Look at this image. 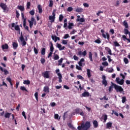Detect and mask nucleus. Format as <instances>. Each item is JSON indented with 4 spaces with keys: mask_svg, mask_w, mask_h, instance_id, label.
<instances>
[{
    "mask_svg": "<svg viewBox=\"0 0 130 130\" xmlns=\"http://www.w3.org/2000/svg\"><path fill=\"white\" fill-rule=\"evenodd\" d=\"M91 127V123L89 121H86L85 124L82 123L81 126H78L77 128L78 130H88Z\"/></svg>",
    "mask_w": 130,
    "mask_h": 130,
    "instance_id": "obj_1",
    "label": "nucleus"
},
{
    "mask_svg": "<svg viewBox=\"0 0 130 130\" xmlns=\"http://www.w3.org/2000/svg\"><path fill=\"white\" fill-rule=\"evenodd\" d=\"M82 62H85V59L81 58L80 60L78 62V64L79 66L76 65V68L77 70H78V71H82V68L81 67H83V66H85V64H83Z\"/></svg>",
    "mask_w": 130,
    "mask_h": 130,
    "instance_id": "obj_2",
    "label": "nucleus"
},
{
    "mask_svg": "<svg viewBox=\"0 0 130 130\" xmlns=\"http://www.w3.org/2000/svg\"><path fill=\"white\" fill-rule=\"evenodd\" d=\"M21 18L22 20H23V27L25 28V30H27L28 32H30V30H29V27L28 26L26 25V23L27 21V19L25 18V17L24 16V13H21Z\"/></svg>",
    "mask_w": 130,
    "mask_h": 130,
    "instance_id": "obj_3",
    "label": "nucleus"
},
{
    "mask_svg": "<svg viewBox=\"0 0 130 130\" xmlns=\"http://www.w3.org/2000/svg\"><path fill=\"white\" fill-rule=\"evenodd\" d=\"M112 86H113L116 92H123V88L121 86H118L114 83H112Z\"/></svg>",
    "mask_w": 130,
    "mask_h": 130,
    "instance_id": "obj_4",
    "label": "nucleus"
},
{
    "mask_svg": "<svg viewBox=\"0 0 130 130\" xmlns=\"http://www.w3.org/2000/svg\"><path fill=\"white\" fill-rule=\"evenodd\" d=\"M101 32L102 34V37L105 38V39H106V38L107 39V40H108V41H109V39H110V36H109V34H108V32H107L105 35V34H104L105 31L104 29H101Z\"/></svg>",
    "mask_w": 130,
    "mask_h": 130,
    "instance_id": "obj_5",
    "label": "nucleus"
},
{
    "mask_svg": "<svg viewBox=\"0 0 130 130\" xmlns=\"http://www.w3.org/2000/svg\"><path fill=\"white\" fill-rule=\"evenodd\" d=\"M52 15V16H49V20L51 21V23H53L55 21V10H53Z\"/></svg>",
    "mask_w": 130,
    "mask_h": 130,
    "instance_id": "obj_6",
    "label": "nucleus"
},
{
    "mask_svg": "<svg viewBox=\"0 0 130 130\" xmlns=\"http://www.w3.org/2000/svg\"><path fill=\"white\" fill-rule=\"evenodd\" d=\"M19 39L21 42L22 46H25L27 44V42L25 41V38L23 37V34H21Z\"/></svg>",
    "mask_w": 130,
    "mask_h": 130,
    "instance_id": "obj_7",
    "label": "nucleus"
},
{
    "mask_svg": "<svg viewBox=\"0 0 130 130\" xmlns=\"http://www.w3.org/2000/svg\"><path fill=\"white\" fill-rule=\"evenodd\" d=\"M102 84L103 85H104L105 87H106L108 85V83H107V80H106V76L105 75H103L102 77Z\"/></svg>",
    "mask_w": 130,
    "mask_h": 130,
    "instance_id": "obj_8",
    "label": "nucleus"
},
{
    "mask_svg": "<svg viewBox=\"0 0 130 130\" xmlns=\"http://www.w3.org/2000/svg\"><path fill=\"white\" fill-rule=\"evenodd\" d=\"M116 82L119 85H123L124 84V80L119 79V78L117 77L116 79Z\"/></svg>",
    "mask_w": 130,
    "mask_h": 130,
    "instance_id": "obj_9",
    "label": "nucleus"
},
{
    "mask_svg": "<svg viewBox=\"0 0 130 130\" xmlns=\"http://www.w3.org/2000/svg\"><path fill=\"white\" fill-rule=\"evenodd\" d=\"M0 7L2 10H4V12H6V11H7V9H8V6H7V5L3 3H1L0 4Z\"/></svg>",
    "mask_w": 130,
    "mask_h": 130,
    "instance_id": "obj_10",
    "label": "nucleus"
},
{
    "mask_svg": "<svg viewBox=\"0 0 130 130\" xmlns=\"http://www.w3.org/2000/svg\"><path fill=\"white\" fill-rule=\"evenodd\" d=\"M77 55H79V56L83 55V56H86L87 55V51L84 50L83 52L81 51H79L77 53Z\"/></svg>",
    "mask_w": 130,
    "mask_h": 130,
    "instance_id": "obj_11",
    "label": "nucleus"
},
{
    "mask_svg": "<svg viewBox=\"0 0 130 130\" xmlns=\"http://www.w3.org/2000/svg\"><path fill=\"white\" fill-rule=\"evenodd\" d=\"M49 73L50 71H47L42 73L44 78H46V79H49Z\"/></svg>",
    "mask_w": 130,
    "mask_h": 130,
    "instance_id": "obj_12",
    "label": "nucleus"
},
{
    "mask_svg": "<svg viewBox=\"0 0 130 130\" xmlns=\"http://www.w3.org/2000/svg\"><path fill=\"white\" fill-rule=\"evenodd\" d=\"M0 71H1V72H2L3 73H4V75H9V71L6 69H4L3 68V67H2L1 66H0Z\"/></svg>",
    "mask_w": 130,
    "mask_h": 130,
    "instance_id": "obj_13",
    "label": "nucleus"
},
{
    "mask_svg": "<svg viewBox=\"0 0 130 130\" xmlns=\"http://www.w3.org/2000/svg\"><path fill=\"white\" fill-rule=\"evenodd\" d=\"M15 23H12L11 24V26H12V28H15V29L16 30V31H20V27L19 26V25H15Z\"/></svg>",
    "mask_w": 130,
    "mask_h": 130,
    "instance_id": "obj_14",
    "label": "nucleus"
},
{
    "mask_svg": "<svg viewBox=\"0 0 130 130\" xmlns=\"http://www.w3.org/2000/svg\"><path fill=\"white\" fill-rule=\"evenodd\" d=\"M51 38L52 39V40H53L54 41V42H56V41H59V40H60V39L59 38V37H57L56 36H51Z\"/></svg>",
    "mask_w": 130,
    "mask_h": 130,
    "instance_id": "obj_15",
    "label": "nucleus"
},
{
    "mask_svg": "<svg viewBox=\"0 0 130 130\" xmlns=\"http://www.w3.org/2000/svg\"><path fill=\"white\" fill-rule=\"evenodd\" d=\"M56 47L58 48L59 50H64V49L66 48V47L64 46L62 47L60 44H57Z\"/></svg>",
    "mask_w": 130,
    "mask_h": 130,
    "instance_id": "obj_16",
    "label": "nucleus"
},
{
    "mask_svg": "<svg viewBox=\"0 0 130 130\" xmlns=\"http://www.w3.org/2000/svg\"><path fill=\"white\" fill-rule=\"evenodd\" d=\"M90 94L87 91H84L83 93L81 94V97H89Z\"/></svg>",
    "mask_w": 130,
    "mask_h": 130,
    "instance_id": "obj_17",
    "label": "nucleus"
},
{
    "mask_svg": "<svg viewBox=\"0 0 130 130\" xmlns=\"http://www.w3.org/2000/svg\"><path fill=\"white\" fill-rule=\"evenodd\" d=\"M93 127H94V128H97V127H98V121H97V120H94L93 121Z\"/></svg>",
    "mask_w": 130,
    "mask_h": 130,
    "instance_id": "obj_18",
    "label": "nucleus"
},
{
    "mask_svg": "<svg viewBox=\"0 0 130 130\" xmlns=\"http://www.w3.org/2000/svg\"><path fill=\"white\" fill-rule=\"evenodd\" d=\"M12 46L13 47V49H17V48H18V46H19V45L17 42H13L12 44Z\"/></svg>",
    "mask_w": 130,
    "mask_h": 130,
    "instance_id": "obj_19",
    "label": "nucleus"
},
{
    "mask_svg": "<svg viewBox=\"0 0 130 130\" xmlns=\"http://www.w3.org/2000/svg\"><path fill=\"white\" fill-rule=\"evenodd\" d=\"M57 76H58V79H59V83H61L62 82V76L61 75V74L60 73H58Z\"/></svg>",
    "mask_w": 130,
    "mask_h": 130,
    "instance_id": "obj_20",
    "label": "nucleus"
},
{
    "mask_svg": "<svg viewBox=\"0 0 130 130\" xmlns=\"http://www.w3.org/2000/svg\"><path fill=\"white\" fill-rule=\"evenodd\" d=\"M38 9L39 10V14H42V12H43V10H42V7H41V5H39L38 6Z\"/></svg>",
    "mask_w": 130,
    "mask_h": 130,
    "instance_id": "obj_21",
    "label": "nucleus"
},
{
    "mask_svg": "<svg viewBox=\"0 0 130 130\" xmlns=\"http://www.w3.org/2000/svg\"><path fill=\"white\" fill-rule=\"evenodd\" d=\"M2 49H9V45L8 44H5L2 46Z\"/></svg>",
    "mask_w": 130,
    "mask_h": 130,
    "instance_id": "obj_22",
    "label": "nucleus"
},
{
    "mask_svg": "<svg viewBox=\"0 0 130 130\" xmlns=\"http://www.w3.org/2000/svg\"><path fill=\"white\" fill-rule=\"evenodd\" d=\"M123 26H124L125 28H126V29L128 28V24H127V22L126 21V20H124L123 22Z\"/></svg>",
    "mask_w": 130,
    "mask_h": 130,
    "instance_id": "obj_23",
    "label": "nucleus"
},
{
    "mask_svg": "<svg viewBox=\"0 0 130 130\" xmlns=\"http://www.w3.org/2000/svg\"><path fill=\"white\" fill-rule=\"evenodd\" d=\"M43 91L46 93H49V87L48 86H45Z\"/></svg>",
    "mask_w": 130,
    "mask_h": 130,
    "instance_id": "obj_24",
    "label": "nucleus"
},
{
    "mask_svg": "<svg viewBox=\"0 0 130 130\" xmlns=\"http://www.w3.org/2000/svg\"><path fill=\"white\" fill-rule=\"evenodd\" d=\"M87 75L88 78H91V70L90 69H87Z\"/></svg>",
    "mask_w": 130,
    "mask_h": 130,
    "instance_id": "obj_25",
    "label": "nucleus"
},
{
    "mask_svg": "<svg viewBox=\"0 0 130 130\" xmlns=\"http://www.w3.org/2000/svg\"><path fill=\"white\" fill-rule=\"evenodd\" d=\"M54 50V47H53V44H52V43L51 42V46L50 47V51L51 52H53Z\"/></svg>",
    "mask_w": 130,
    "mask_h": 130,
    "instance_id": "obj_26",
    "label": "nucleus"
},
{
    "mask_svg": "<svg viewBox=\"0 0 130 130\" xmlns=\"http://www.w3.org/2000/svg\"><path fill=\"white\" fill-rule=\"evenodd\" d=\"M45 52H46L45 48H42V50L41 51V55H45Z\"/></svg>",
    "mask_w": 130,
    "mask_h": 130,
    "instance_id": "obj_27",
    "label": "nucleus"
},
{
    "mask_svg": "<svg viewBox=\"0 0 130 130\" xmlns=\"http://www.w3.org/2000/svg\"><path fill=\"white\" fill-rule=\"evenodd\" d=\"M76 12L77 13H82L83 12V9L80 8H77L76 9Z\"/></svg>",
    "mask_w": 130,
    "mask_h": 130,
    "instance_id": "obj_28",
    "label": "nucleus"
},
{
    "mask_svg": "<svg viewBox=\"0 0 130 130\" xmlns=\"http://www.w3.org/2000/svg\"><path fill=\"white\" fill-rule=\"evenodd\" d=\"M74 27V24L73 23H68V28L71 30V29H73V27Z\"/></svg>",
    "mask_w": 130,
    "mask_h": 130,
    "instance_id": "obj_29",
    "label": "nucleus"
},
{
    "mask_svg": "<svg viewBox=\"0 0 130 130\" xmlns=\"http://www.w3.org/2000/svg\"><path fill=\"white\" fill-rule=\"evenodd\" d=\"M17 8L18 10H20L21 12H23L24 10V6H18Z\"/></svg>",
    "mask_w": 130,
    "mask_h": 130,
    "instance_id": "obj_30",
    "label": "nucleus"
},
{
    "mask_svg": "<svg viewBox=\"0 0 130 130\" xmlns=\"http://www.w3.org/2000/svg\"><path fill=\"white\" fill-rule=\"evenodd\" d=\"M77 22H81V23H84L85 22V19L82 18H77Z\"/></svg>",
    "mask_w": 130,
    "mask_h": 130,
    "instance_id": "obj_31",
    "label": "nucleus"
},
{
    "mask_svg": "<svg viewBox=\"0 0 130 130\" xmlns=\"http://www.w3.org/2000/svg\"><path fill=\"white\" fill-rule=\"evenodd\" d=\"M114 71L113 68H107L106 70L108 73H113Z\"/></svg>",
    "mask_w": 130,
    "mask_h": 130,
    "instance_id": "obj_32",
    "label": "nucleus"
},
{
    "mask_svg": "<svg viewBox=\"0 0 130 130\" xmlns=\"http://www.w3.org/2000/svg\"><path fill=\"white\" fill-rule=\"evenodd\" d=\"M11 114H12L11 113H6L5 114V117L6 118H9L10 116H11Z\"/></svg>",
    "mask_w": 130,
    "mask_h": 130,
    "instance_id": "obj_33",
    "label": "nucleus"
},
{
    "mask_svg": "<svg viewBox=\"0 0 130 130\" xmlns=\"http://www.w3.org/2000/svg\"><path fill=\"white\" fill-rule=\"evenodd\" d=\"M77 80H82V81H83L84 80V77H83L82 75H78L77 76Z\"/></svg>",
    "mask_w": 130,
    "mask_h": 130,
    "instance_id": "obj_34",
    "label": "nucleus"
},
{
    "mask_svg": "<svg viewBox=\"0 0 130 130\" xmlns=\"http://www.w3.org/2000/svg\"><path fill=\"white\" fill-rule=\"evenodd\" d=\"M112 126V122H108L107 123V128H109Z\"/></svg>",
    "mask_w": 130,
    "mask_h": 130,
    "instance_id": "obj_35",
    "label": "nucleus"
},
{
    "mask_svg": "<svg viewBox=\"0 0 130 130\" xmlns=\"http://www.w3.org/2000/svg\"><path fill=\"white\" fill-rule=\"evenodd\" d=\"M30 80H24L23 84L24 85H30Z\"/></svg>",
    "mask_w": 130,
    "mask_h": 130,
    "instance_id": "obj_36",
    "label": "nucleus"
},
{
    "mask_svg": "<svg viewBox=\"0 0 130 130\" xmlns=\"http://www.w3.org/2000/svg\"><path fill=\"white\" fill-rule=\"evenodd\" d=\"M54 60H57V59H59V56L57 54H55L54 55Z\"/></svg>",
    "mask_w": 130,
    "mask_h": 130,
    "instance_id": "obj_37",
    "label": "nucleus"
},
{
    "mask_svg": "<svg viewBox=\"0 0 130 130\" xmlns=\"http://www.w3.org/2000/svg\"><path fill=\"white\" fill-rule=\"evenodd\" d=\"M53 6V1L52 0H49V7L50 8H52Z\"/></svg>",
    "mask_w": 130,
    "mask_h": 130,
    "instance_id": "obj_38",
    "label": "nucleus"
},
{
    "mask_svg": "<svg viewBox=\"0 0 130 130\" xmlns=\"http://www.w3.org/2000/svg\"><path fill=\"white\" fill-rule=\"evenodd\" d=\"M122 38H123L124 41H125V40H127V41H128V42H130V39H127L126 38V36H125V35H123L122 36Z\"/></svg>",
    "mask_w": 130,
    "mask_h": 130,
    "instance_id": "obj_39",
    "label": "nucleus"
},
{
    "mask_svg": "<svg viewBox=\"0 0 130 130\" xmlns=\"http://www.w3.org/2000/svg\"><path fill=\"white\" fill-rule=\"evenodd\" d=\"M68 117V112H66L64 113L63 116V120H66V118Z\"/></svg>",
    "mask_w": 130,
    "mask_h": 130,
    "instance_id": "obj_40",
    "label": "nucleus"
},
{
    "mask_svg": "<svg viewBox=\"0 0 130 130\" xmlns=\"http://www.w3.org/2000/svg\"><path fill=\"white\" fill-rule=\"evenodd\" d=\"M89 58L90 61H93V59L92 58V52H89Z\"/></svg>",
    "mask_w": 130,
    "mask_h": 130,
    "instance_id": "obj_41",
    "label": "nucleus"
},
{
    "mask_svg": "<svg viewBox=\"0 0 130 130\" xmlns=\"http://www.w3.org/2000/svg\"><path fill=\"white\" fill-rule=\"evenodd\" d=\"M63 19V15H62V14L60 15L59 16V22H62Z\"/></svg>",
    "mask_w": 130,
    "mask_h": 130,
    "instance_id": "obj_42",
    "label": "nucleus"
},
{
    "mask_svg": "<svg viewBox=\"0 0 130 130\" xmlns=\"http://www.w3.org/2000/svg\"><path fill=\"white\" fill-rule=\"evenodd\" d=\"M62 60H63V58H61L59 60H58V66H61V63H62Z\"/></svg>",
    "mask_w": 130,
    "mask_h": 130,
    "instance_id": "obj_43",
    "label": "nucleus"
},
{
    "mask_svg": "<svg viewBox=\"0 0 130 130\" xmlns=\"http://www.w3.org/2000/svg\"><path fill=\"white\" fill-rule=\"evenodd\" d=\"M20 90H21V91H25V92H28V90H27V89H26V87H25L24 86H21Z\"/></svg>",
    "mask_w": 130,
    "mask_h": 130,
    "instance_id": "obj_44",
    "label": "nucleus"
},
{
    "mask_svg": "<svg viewBox=\"0 0 130 130\" xmlns=\"http://www.w3.org/2000/svg\"><path fill=\"white\" fill-rule=\"evenodd\" d=\"M28 23H29V27L30 28V29H31L32 27H33V25H34V22L28 20Z\"/></svg>",
    "mask_w": 130,
    "mask_h": 130,
    "instance_id": "obj_45",
    "label": "nucleus"
},
{
    "mask_svg": "<svg viewBox=\"0 0 130 130\" xmlns=\"http://www.w3.org/2000/svg\"><path fill=\"white\" fill-rule=\"evenodd\" d=\"M126 101V97L123 96L122 97V103H125Z\"/></svg>",
    "mask_w": 130,
    "mask_h": 130,
    "instance_id": "obj_46",
    "label": "nucleus"
},
{
    "mask_svg": "<svg viewBox=\"0 0 130 130\" xmlns=\"http://www.w3.org/2000/svg\"><path fill=\"white\" fill-rule=\"evenodd\" d=\"M124 34H125L126 35H127V34H129V31H128V29L125 28L124 29Z\"/></svg>",
    "mask_w": 130,
    "mask_h": 130,
    "instance_id": "obj_47",
    "label": "nucleus"
},
{
    "mask_svg": "<svg viewBox=\"0 0 130 130\" xmlns=\"http://www.w3.org/2000/svg\"><path fill=\"white\" fill-rule=\"evenodd\" d=\"M123 60L125 64H127V63H128V59H127V58H124Z\"/></svg>",
    "mask_w": 130,
    "mask_h": 130,
    "instance_id": "obj_48",
    "label": "nucleus"
},
{
    "mask_svg": "<svg viewBox=\"0 0 130 130\" xmlns=\"http://www.w3.org/2000/svg\"><path fill=\"white\" fill-rule=\"evenodd\" d=\"M34 51L35 54H38V49H37L35 47L34 48Z\"/></svg>",
    "mask_w": 130,
    "mask_h": 130,
    "instance_id": "obj_49",
    "label": "nucleus"
},
{
    "mask_svg": "<svg viewBox=\"0 0 130 130\" xmlns=\"http://www.w3.org/2000/svg\"><path fill=\"white\" fill-rule=\"evenodd\" d=\"M29 14L31 15V16H34L35 14V11L34 10H32L31 11H29Z\"/></svg>",
    "mask_w": 130,
    "mask_h": 130,
    "instance_id": "obj_50",
    "label": "nucleus"
},
{
    "mask_svg": "<svg viewBox=\"0 0 130 130\" xmlns=\"http://www.w3.org/2000/svg\"><path fill=\"white\" fill-rule=\"evenodd\" d=\"M114 46L115 47L120 46V45L119 44V43H118L116 41L114 42Z\"/></svg>",
    "mask_w": 130,
    "mask_h": 130,
    "instance_id": "obj_51",
    "label": "nucleus"
},
{
    "mask_svg": "<svg viewBox=\"0 0 130 130\" xmlns=\"http://www.w3.org/2000/svg\"><path fill=\"white\" fill-rule=\"evenodd\" d=\"M30 6H31V3L27 2V4H26V7H27V10H29V9H30Z\"/></svg>",
    "mask_w": 130,
    "mask_h": 130,
    "instance_id": "obj_52",
    "label": "nucleus"
},
{
    "mask_svg": "<svg viewBox=\"0 0 130 130\" xmlns=\"http://www.w3.org/2000/svg\"><path fill=\"white\" fill-rule=\"evenodd\" d=\"M82 111V109H79V108H77L75 110V112L76 113H80V112Z\"/></svg>",
    "mask_w": 130,
    "mask_h": 130,
    "instance_id": "obj_53",
    "label": "nucleus"
},
{
    "mask_svg": "<svg viewBox=\"0 0 130 130\" xmlns=\"http://www.w3.org/2000/svg\"><path fill=\"white\" fill-rule=\"evenodd\" d=\"M35 96L37 101H38V92H36L35 93Z\"/></svg>",
    "mask_w": 130,
    "mask_h": 130,
    "instance_id": "obj_54",
    "label": "nucleus"
},
{
    "mask_svg": "<svg viewBox=\"0 0 130 130\" xmlns=\"http://www.w3.org/2000/svg\"><path fill=\"white\" fill-rule=\"evenodd\" d=\"M73 7H68L67 9L68 12H72V11H73Z\"/></svg>",
    "mask_w": 130,
    "mask_h": 130,
    "instance_id": "obj_55",
    "label": "nucleus"
},
{
    "mask_svg": "<svg viewBox=\"0 0 130 130\" xmlns=\"http://www.w3.org/2000/svg\"><path fill=\"white\" fill-rule=\"evenodd\" d=\"M73 58L74 60H79V57L77 56L76 55L73 56Z\"/></svg>",
    "mask_w": 130,
    "mask_h": 130,
    "instance_id": "obj_56",
    "label": "nucleus"
},
{
    "mask_svg": "<svg viewBox=\"0 0 130 130\" xmlns=\"http://www.w3.org/2000/svg\"><path fill=\"white\" fill-rule=\"evenodd\" d=\"M104 122H106V120H107V115L105 114L104 115Z\"/></svg>",
    "mask_w": 130,
    "mask_h": 130,
    "instance_id": "obj_57",
    "label": "nucleus"
},
{
    "mask_svg": "<svg viewBox=\"0 0 130 130\" xmlns=\"http://www.w3.org/2000/svg\"><path fill=\"white\" fill-rule=\"evenodd\" d=\"M68 125L69 127H70V128H74V126H73V125L72 124V123H69L68 124Z\"/></svg>",
    "mask_w": 130,
    "mask_h": 130,
    "instance_id": "obj_58",
    "label": "nucleus"
},
{
    "mask_svg": "<svg viewBox=\"0 0 130 130\" xmlns=\"http://www.w3.org/2000/svg\"><path fill=\"white\" fill-rule=\"evenodd\" d=\"M119 5H120V2H119V1H117L116 3V5H115V7H118Z\"/></svg>",
    "mask_w": 130,
    "mask_h": 130,
    "instance_id": "obj_59",
    "label": "nucleus"
},
{
    "mask_svg": "<svg viewBox=\"0 0 130 130\" xmlns=\"http://www.w3.org/2000/svg\"><path fill=\"white\" fill-rule=\"evenodd\" d=\"M103 66H105L106 67L108 66V62H107V61H105L104 62L102 63Z\"/></svg>",
    "mask_w": 130,
    "mask_h": 130,
    "instance_id": "obj_60",
    "label": "nucleus"
},
{
    "mask_svg": "<svg viewBox=\"0 0 130 130\" xmlns=\"http://www.w3.org/2000/svg\"><path fill=\"white\" fill-rule=\"evenodd\" d=\"M95 43H98V44H100V43L101 42V41L99 39H97L94 41Z\"/></svg>",
    "mask_w": 130,
    "mask_h": 130,
    "instance_id": "obj_61",
    "label": "nucleus"
},
{
    "mask_svg": "<svg viewBox=\"0 0 130 130\" xmlns=\"http://www.w3.org/2000/svg\"><path fill=\"white\" fill-rule=\"evenodd\" d=\"M69 37H70V35L69 34H66L63 37V39H67V38H69Z\"/></svg>",
    "mask_w": 130,
    "mask_h": 130,
    "instance_id": "obj_62",
    "label": "nucleus"
},
{
    "mask_svg": "<svg viewBox=\"0 0 130 130\" xmlns=\"http://www.w3.org/2000/svg\"><path fill=\"white\" fill-rule=\"evenodd\" d=\"M62 43L64 45L68 44V40H63L62 41Z\"/></svg>",
    "mask_w": 130,
    "mask_h": 130,
    "instance_id": "obj_63",
    "label": "nucleus"
},
{
    "mask_svg": "<svg viewBox=\"0 0 130 130\" xmlns=\"http://www.w3.org/2000/svg\"><path fill=\"white\" fill-rule=\"evenodd\" d=\"M113 85H112H112L111 86H110L109 87V91L110 92H111L112 91V88H113Z\"/></svg>",
    "mask_w": 130,
    "mask_h": 130,
    "instance_id": "obj_64",
    "label": "nucleus"
}]
</instances>
